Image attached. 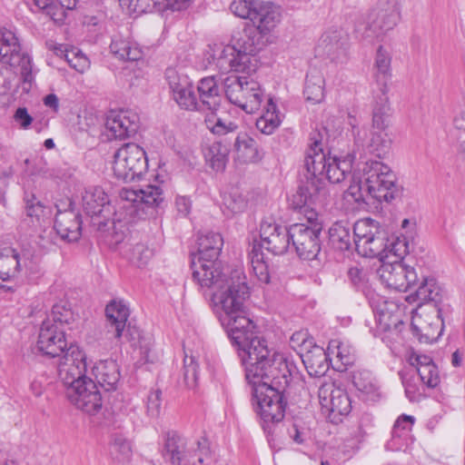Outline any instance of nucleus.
Segmentation results:
<instances>
[{"label": "nucleus", "mask_w": 465, "mask_h": 465, "mask_svg": "<svg viewBox=\"0 0 465 465\" xmlns=\"http://www.w3.org/2000/svg\"><path fill=\"white\" fill-rule=\"evenodd\" d=\"M326 130L313 131L310 135L311 143L304 159V177H322L331 183H340L351 173L353 156L341 159L331 156L322 147Z\"/></svg>", "instance_id": "nucleus-2"}, {"label": "nucleus", "mask_w": 465, "mask_h": 465, "mask_svg": "<svg viewBox=\"0 0 465 465\" xmlns=\"http://www.w3.org/2000/svg\"><path fill=\"white\" fill-rule=\"evenodd\" d=\"M114 159V173L117 179L125 183L140 178L148 169L144 150L134 143H127L119 148Z\"/></svg>", "instance_id": "nucleus-9"}, {"label": "nucleus", "mask_w": 465, "mask_h": 465, "mask_svg": "<svg viewBox=\"0 0 465 465\" xmlns=\"http://www.w3.org/2000/svg\"><path fill=\"white\" fill-rule=\"evenodd\" d=\"M348 35L341 28L325 31L316 47L318 55L325 56L333 63H343L347 55Z\"/></svg>", "instance_id": "nucleus-21"}, {"label": "nucleus", "mask_w": 465, "mask_h": 465, "mask_svg": "<svg viewBox=\"0 0 465 465\" xmlns=\"http://www.w3.org/2000/svg\"><path fill=\"white\" fill-rule=\"evenodd\" d=\"M94 372L98 384L105 391H116L120 382V368L114 360L100 361L94 367Z\"/></svg>", "instance_id": "nucleus-31"}, {"label": "nucleus", "mask_w": 465, "mask_h": 465, "mask_svg": "<svg viewBox=\"0 0 465 465\" xmlns=\"http://www.w3.org/2000/svg\"><path fill=\"white\" fill-rule=\"evenodd\" d=\"M258 82L250 76H240L235 74L226 76L223 79V89L228 101L243 111H252L258 105V96L252 95V99L248 102L244 99V94L248 92L257 91Z\"/></svg>", "instance_id": "nucleus-15"}, {"label": "nucleus", "mask_w": 465, "mask_h": 465, "mask_svg": "<svg viewBox=\"0 0 465 465\" xmlns=\"http://www.w3.org/2000/svg\"><path fill=\"white\" fill-rule=\"evenodd\" d=\"M391 58L389 53L379 46L374 64V104L372 108L371 129L388 131L391 125V107L387 95L388 84L391 79Z\"/></svg>", "instance_id": "nucleus-4"}, {"label": "nucleus", "mask_w": 465, "mask_h": 465, "mask_svg": "<svg viewBox=\"0 0 465 465\" xmlns=\"http://www.w3.org/2000/svg\"><path fill=\"white\" fill-rule=\"evenodd\" d=\"M212 451L206 439L198 441V447L193 452H189L188 465H208L212 462Z\"/></svg>", "instance_id": "nucleus-49"}, {"label": "nucleus", "mask_w": 465, "mask_h": 465, "mask_svg": "<svg viewBox=\"0 0 465 465\" xmlns=\"http://www.w3.org/2000/svg\"><path fill=\"white\" fill-rule=\"evenodd\" d=\"M199 104L201 110L204 108L211 111L206 117L212 114H216L220 107V89L214 76H208L201 79L198 83Z\"/></svg>", "instance_id": "nucleus-34"}, {"label": "nucleus", "mask_w": 465, "mask_h": 465, "mask_svg": "<svg viewBox=\"0 0 465 465\" xmlns=\"http://www.w3.org/2000/svg\"><path fill=\"white\" fill-rule=\"evenodd\" d=\"M304 97L313 104L321 103L324 98V78L317 70L310 71L306 75L303 90Z\"/></svg>", "instance_id": "nucleus-43"}, {"label": "nucleus", "mask_w": 465, "mask_h": 465, "mask_svg": "<svg viewBox=\"0 0 465 465\" xmlns=\"http://www.w3.org/2000/svg\"><path fill=\"white\" fill-rule=\"evenodd\" d=\"M162 391L159 389L151 391L147 396L146 410L148 416L158 418L161 413Z\"/></svg>", "instance_id": "nucleus-55"}, {"label": "nucleus", "mask_w": 465, "mask_h": 465, "mask_svg": "<svg viewBox=\"0 0 465 465\" xmlns=\"http://www.w3.org/2000/svg\"><path fill=\"white\" fill-rule=\"evenodd\" d=\"M329 243L331 248L343 252L351 247L350 227L341 222H337L329 229Z\"/></svg>", "instance_id": "nucleus-44"}, {"label": "nucleus", "mask_w": 465, "mask_h": 465, "mask_svg": "<svg viewBox=\"0 0 465 465\" xmlns=\"http://www.w3.org/2000/svg\"><path fill=\"white\" fill-rule=\"evenodd\" d=\"M165 78L173 94V98L180 108L188 111H201V104L188 76L180 74L173 68H167Z\"/></svg>", "instance_id": "nucleus-18"}, {"label": "nucleus", "mask_w": 465, "mask_h": 465, "mask_svg": "<svg viewBox=\"0 0 465 465\" xmlns=\"http://www.w3.org/2000/svg\"><path fill=\"white\" fill-rule=\"evenodd\" d=\"M207 129L217 137L227 136L232 141V149L235 152V160L242 163H257L261 156L256 141L247 133H238V124L223 119L217 114H210L204 120Z\"/></svg>", "instance_id": "nucleus-6"}, {"label": "nucleus", "mask_w": 465, "mask_h": 465, "mask_svg": "<svg viewBox=\"0 0 465 465\" xmlns=\"http://www.w3.org/2000/svg\"><path fill=\"white\" fill-rule=\"evenodd\" d=\"M223 205L231 213L234 214L244 211L247 201L237 188H232L230 191L223 193Z\"/></svg>", "instance_id": "nucleus-48"}, {"label": "nucleus", "mask_w": 465, "mask_h": 465, "mask_svg": "<svg viewBox=\"0 0 465 465\" xmlns=\"http://www.w3.org/2000/svg\"><path fill=\"white\" fill-rule=\"evenodd\" d=\"M409 363L412 371H402L399 374L404 387L405 395L411 401H417L420 393L414 372H417L420 381L428 388H436L440 382V375L432 359L425 354L412 352L409 356Z\"/></svg>", "instance_id": "nucleus-8"}, {"label": "nucleus", "mask_w": 465, "mask_h": 465, "mask_svg": "<svg viewBox=\"0 0 465 465\" xmlns=\"http://www.w3.org/2000/svg\"><path fill=\"white\" fill-rule=\"evenodd\" d=\"M219 138L220 140L203 150L206 163L215 172H223L225 169L228 155L232 150V141H229L227 136Z\"/></svg>", "instance_id": "nucleus-33"}, {"label": "nucleus", "mask_w": 465, "mask_h": 465, "mask_svg": "<svg viewBox=\"0 0 465 465\" xmlns=\"http://www.w3.org/2000/svg\"><path fill=\"white\" fill-rule=\"evenodd\" d=\"M401 0H380L367 15L354 14V31L362 37H380L401 20Z\"/></svg>", "instance_id": "nucleus-5"}, {"label": "nucleus", "mask_w": 465, "mask_h": 465, "mask_svg": "<svg viewBox=\"0 0 465 465\" xmlns=\"http://www.w3.org/2000/svg\"><path fill=\"white\" fill-rule=\"evenodd\" d=\"M328 351L331 354H335L338 361H341L343 368L340 371L345 370L347 366L351 365L354 361L353 352H351L350 348L342 342L331 341L329 344Z\"/></svg>", "instance_id": "nucleus-50"}, {"label": "nucleus", "mask_w": 465, "mask_h": 465, "mask_svg": "<svg viewBox=\"0 0 465 465\" xmlns=\"http://www.w3.org/2000/svg\"><path fill=\"white\" fill-rule=\"evenodd\" d=\"M65 339V331L47 319L41 324L37 349L42 355L50 359H59L69 348Z\"/></svg>", "instance_id": "nucleus-17"}, {"label": "nucleus", "mask_w": 465, "mask_h": 465, "mask_svg": "<svg viewBox=\"0 0 465 465\" xmlns=\"http://www.w3.org/2000/svg\"><path fill=\"white\" fill-rule=\"evenodd\" d=\"M268 42L269 35L260 30L258 26L245 28L242 35L235 43L238 52L242 54V63H249L256 70L255 55L267 45Z\"/></svg>", "instance_id": "nucleus-22"}, {"label": "nucleus", "mask_w": 465, "mask_h": 465, "mask_svg": "<svg viewBox=\"0 0 465 465\" xmlns=\"http://www.w3.org/2000/svg\"><path fill=\"white\" fill-rule=\"evenodd\" d=\"M349 281L357 289L364 288L367 282L366 272L359 267H351L347 272Z\"/></svg>", "instance_id": "nucleus-58"}, {"label": "nucleus", "mask_w": 465, "mask_h": 465, "mask_svg": "<svg viewBox=\"0 0 465 465\" xmlns=\"http://www.w3.org/2000/svg\"><path fill=\"white\" fill-rule=\"evenodd\" d=\"M54 228L62 240L68 242H77L81 237V214L73 209L58 211Z\"/></svg>", "instance_id": "nucleus-27"}, {"label": "nucleus", "mask_w": 465, "mask_h": 465, "mask_svg": "<svg viewBox=\"0 0 465 465\" xmlns=\"http://www.w3.org/2000/svg\"><path fill=\"white\" fill-rule=\"evenodd\" d=\"M35 267V263L27 253L21 254L15 249H8L0 253V279L2 281L15 278L24 268L33 272Z\"/></svg>", "instance_id": "nucleus-25"}, {"label": "nucleus", "mask_w": 465, "mask_h": 465, "mask_svg": "<svg viewBox=\"0 0 465 465\" xmlns=\"http://www.w3.org/2000/svg\"><path fill=\"white\" fill-rule=\"evenodd\" d=\"M223 245L218 232L199 236L198 252L192 254L193 279L201 288L211 291L213 309L244 367L256 412L264 423L280 422L285 415L287 389L295 367L257 335L245 305L250 295L245 275L234 270L227 276L216 266Z\"/></svg>", "instance_id": "nucleus-1"}, {"label": "nucleus", "mask_w": 465, "mask_h": 465, "mask_svg": "<svg viewBox=\"0 0 465 465\" xmlns=\"http://www.w3.org/2000/svg\"><path fill=\"white\" fill-rule=\"evenodd\" d=\"M328 357L322 347L315 345L302 355V360L310 376L322 377L329 370Z\"/></svg>", "instance_id": "nucleus-37"}, {"label": "nucleus", "mask_w": 465, "mask_h": 465, "mask_svg": "<svg viewBox=\"0 0 465 465\" xmlns=\"http://www.w3.org/2000/svg\"><path fill=\"white\" fill-rule=\"evenodd\" d=\"M109 327L114 330V337L121 338L129 317V309L122 302H111L105 308Z\"/></svg>", "instance_id": "nucleus-40"}, {"label": "nucleus", "mask_w": 465, "mask_h": 465, "mask_svg": "<svg viewBox=\"0 0 465 465\" xmlns=\"http://www.w3.org/2000/svg\"><path fill=\"white\" fill-rule=\"evenodd\" d=\"M19 65H21V76L23 82L24 84H27L30 87L34 81L30 58L25 55V60L22 61Z\"/></svg>", "instance_id": "nucleus-63"}, {"label": "nucleus", "mask_w": 465, "mask_h": 465, "mask_svg": "<svg viewBox=\"0 0 465 465\" xmlns=\"http://www.w3.org/2000/svg\"><path fill=\"white\" fill-rule=\"evenodd\" d=\"M258 4L259 2L255 0H233L230 9L236 16L252 21Z\"/></svg>", "instance_id": "nucleus-52"}, {"label": "nucleus", "mask_w": 465, "mask_h": 465, "mask_svg": "<svg viewBox=\"0 0 465 465\" xmlns=\"http://www.w3.org/2000/svg\"><path fill=\"white\" fill-rule=\"evenodd\" d=\"M139 124V115L133 111L111 112L104 124L105 135L109 140L126 139L137 133Z\"/></svg>", "instance_id": "nucleus-20"}, {"label": "nucleus", "mask_w": 465, "mask_h": 465, "mask_svg": "<svg viewBox=\"0 0 465 465\" xmlns=\"http://www.w3.org/2000/svg\"><path fill=\"white\" fill-rule=\"evenodd\" d=\"M319 401L323 409L330 413L341 416L348 415L351 411V401L348 392L334 383H324L318 391Z\"/></svg>", "instance_id": "nucleus-24"}, {"label": "nucleus", "mask_w": 465, "mask_h": 465, "mask_svg": "<svg viewBox=\"0 0 465 465\" xmlns=\"http://www.w3.org/2000/svg\"><path fill=\"white\" fill-rule=\"evenodd\" d=\"M353 241L357 252L366 258L382 261L389 253L402 259L409 252V242L403 239L389 242L388 232L371 220L357 222L353 226Z\"/></svg>", "instance_id": "nucleus-3"}, {"label": "nucleus", "mask_w": 465, "mask_h": 465, "mask_svg": "<svg viewBox=\"0 0 465 465\" xmlns=\"http://www.w3.org/2000/svg\"><path fill=\"white\" fill-rule=\"evenodd\" d=\"M292 225L287 227L285 225L277 223L272 218L263 220L260 225V237L262 243L258 244L264 247L268 252L275 254H284L292 243Z\"/></svg>", "instance_id": "nucleus-14"}, {"label": "nucleus", "mask_w": 465, "mask_h": 465, "mask_svg": "<svg viewBox=\"0 0 465 465\" xmlns=\"http://www.w3.org/2000/svg\"><path fill=\"white\" fill-rule=\"evenodd\" d=\"M414 423V417L402 414L400 416L392 428V435L393 437H401V431L411 430L412 424Z\"/></svg>", "instance_id": "nucleus-59"}, {"label": "nucleus", "mask_w": 465, "mask_h": 465, "mask_svg": "<svg viewBox=\"0 0 465 465\" xmlns=\"http://www.w3.org/2000/svg\"><path fill=\"white\" fill-rule=\"evenodd\" d=\"M305 179L306 181L302 182L292 196V206L302 208L308 203L323 205L328 196L326 179L322 177H305Z\"/></svg>", "instance_id": "nucleus-23"}, {"label": "nucleus", "mask_w": 465, "mask_h": 465, "mask_svg": "<svg viewBox=\"0 0 465 465\" xmlns=\"http://www.w3.org/2000/svg\"><path fill=\"white\" fill-rule=\"evenodd\" d=\"M126 257L137 267L145 266L153 255V250L143 242H138L129 247Z\"/></svg>", "instance_id": "nucleus-47"}, {"label": "nucleus", "mask_w": 465, "mask_h": 465, "mask_svg": "<svg viewBox=\"0 0 465 465\" xmlns=\"http://www.w3.org/2000/svg\"><path fill=\"white\" fill-rule=\"evenodd\" d=\"M242 54L238 52L237 45H226L220 52L216 64L222 71L242 72L250 74L255 72L249 63H242Z\"/></svg>", "instance_id": "nucleus-35"}, {"label": "nucleus", "mask_w": 465, "mask_h": 465, "mask_svg": "<svg viewBox=\"0 0 465 465\" xmlns=\"http://www.w3.org/2000/svg\"><path fill=\"white\" fill-rule=\"evenodd\" d=\"M111 53L123 61H138L142 59L143 53L140 45L122 36L115 35L110 45Z\"/></svg>", "instance_id": "nucleus-38"}, {"label": "nucleus", "mask_w": 465, "mask_h": 465, "mask_svg": "<svg viewBox=\"0 0 465 465\" xmlns=\"http://www.w3.org/2000/svg\"><path fill=\"white\" fill-rule=\"evenodd\" d=\"M24 208L28 224L33 227L41 225V222L47 214V207L33 192H24Z\"/></svg>", "instance_id": "nucleus-41"}, {"label": "nucleus", "mask_w": 465, "mask_h": 465, "mask_svg": "<svg viewBox=\"0 0 465 465\" xmlns=\"http://www.w3.org/2000/svg\"><path fill=\"white\" fill-rule=\"evenodd\" d=\"M119 196L123 202L124 208H133L131 214L142 217L147 213L145 210L160 207L163 202V192L158 185L147 184L141 188H123Z\"/></svg>", "instance_id": "nucleus-12"}, {"label": "nucleus", "mask_w": 465, "mask_h": 465, "mask_svg": "<svg viewBox=\"0 0 465 465\" xmlns=\"http://www.w3.org/2000/svg\"><path fill=\"white\" fill-rule=\"evenodd\" d=\"M175 207L178 213L183 217H186L191 212L192 201L186 196H177L175 199Z\"/></svg>", "instance_id": "nucleus-64"}, {"label": "nucleus", "mask_w": 465, "mask_h": 465, "mask_svg": "<svg viewBox=\"0 0 465 465\" xmlns=\"http://www.w3.org/2000/svg\"><path fill=\"white\" fill-rule=\"evenodd\" d=\"M348 193L358 203H369L371 196L364 190V180H361L359 183L351 184L348 188Z\"/></svg>", "instance_id": "nucleus-57"}, {"label": "nucleus", "mask_w": 465, "mask_h": 465, "mask_svg": "<svg viewBox=\"0 0 465 465\" xmlns=\"http://www.w3.org/2000/svg\"><path fill=\"white\" fill-rule=\"evenodd\" d=\"M58 376L65 391L68 388L75 387L79 381L88 379L85 376L87 370L86 355L78 345L70 343L66 352L57 359Z\"/></svg>", "instance_id": "nucleus-10"}, {"label": "nucleus", "mask_w": 465, "mask_h": 465, "mask_svg": "<svg viewBox=\"0 0 465 465\" xmlns=\"http://www.w3.org/2000/svg\"><path fill=\"white\" fill-rule=\"evenodd\" d=\"M364 140L361 143H355L358 148H362L371 154L382 158L390 153L392 140L388 131L371 129L369 133L365 130L362 134Z\"/></svg>", "instance_id": "nucleus-30"}, {"label": "nucleus", "mask_w": 465, "mask_h": 465, "mask_svg": "<svg viewBox=\"0 0 465 465\" xmlns=\"http://www.w3.org/2000/svg\"><path fill=\"white\" fill-rule=\"evenodd\" d=\"M65 59L69 65L79 73L85 72L90 66L89 59L81 51H67Z\"/></svg>", "instance_id": "nucleus-54"}, {"label": "nucleus", "mask_w": 465, "mask_h": 465, "mask_svg": "<svg viewBox=\"0 0 465 465\" xmlns=\"http://www.w3.org/2000/svg\"><path fill=\"white\" fill-rule=\"evenodd\" d=\"M249 255L251 258L253 272L259 282L262 283H269L270 274L268 271V265L264 261V254L261 251V246L253 243Z\"/></svg>", "instance_id": "nucleus-46"}, {"label": "nucleus", "mask_w": 465, "mask_h": 465, "mask_svg": "<svg viewBox=\"0 0 465 465\" xmlns=\"http://www.w3.org/2000/svg\"><path fill=\"white\" fill-rule=\"evenodd\" d=\"M171 0H119L123 9L129 14H143L153 11L162 12L167 9L177 11L174 6L169 5Z\"/></svg>", "instance_id": "nucleus-39"}, {"label": "nucleus", "mask_w": 465, "mask_h": 465, "mask_svg": "<svg viewBox=\"0 0 465 465\" xmlns=\"http://www.w3.org/2000/svg\"><path fill=\"white\" fill-rule=\"evenodd\" d=\"M123 336L131 343L132 346L139 348L140 353L143 355L144 361H151L149 355L151 337L143 336L142 331L135 325H132L130 322L127 325V329H124L122 337Z\"/></svg>", "instance_id": "nucleus-45"}, {"label": "nucleus", "mask_w": 465, "mask_h": 465, "mask_svg": "<svg viewBox=\"0 0 465 465\" xmlns=\"http://www.w3.org/2000/svg\"><path fill=\"white\" fill-rule=\"evenodd\" d=\"M183 378L185 387L194 389L198 380V363L194 357L185 356L183 360Z\"/></svg>", "instance_id": "nucleus-53"}, {"label": "nucleus", "mask_w": 465, "mask_h": 465, "mask_svg": "<svg viewBox=\"0 0 465 465\" xmlns=\"http://www.w3.org/2000/svg\"><path fill=\"white\" fill-rule=\"evenodd\" d=\"M277 104L268 97L262 114L256 120L257 129L263 134H272L281 124Z\"/></svg>", "instance_id": "nucleus-42"}, {"label": "nucleus", "mask_w": 465, "mask_h": 465, "mask_svg": "<svg viewBox=\"0 0 465 465\" xmlns=\"http://www.w3.org/2000/svg\"><path fill=\"white\" fill-rule=\"evenodd\" d=\"M410 291L406 301L410 303L417 302L419 306L423 303H433L435 307L442 301V290L434 277H421Z\"/></svg>", "instance_id": "nucleus-26"}, {"label": "nucleus", "mask_w": 465, "mask_h": 465, "mask_svg": "<svg viewBox=\"0 0 465 465\" xmlns=\"http://www.w3.org/2000/svg\"><path fill=\"white\" fill-rule=\"evenodd\" d=\"M161 454L163 460L172 465L189 464L185 440L176 431H168L165 434Z\"/></svg>", "instance_id": "nucleus-28"}, {"label": "nucleus", "mask_w": 465, "mask_h": 465, "mask_svg": "<svg viewBox=\"0 0 465 465\" xmlns=\"http://www.w3.org/2000/svg\"><path fill=\"white\" fill-rule=\"evenodd\" d=\"M364 190L379 203H390L400 196L401 187L397 183L395 173L381 161L370 160L362 168Z\"/></svg>", "instance_id": "nucleus-7"}, {"label": "nucleus", "mask_w": 465, "mask_h": 465, "mask_svg": "<svg viewBox=\"0 0 465 465\" xmlns=\"http://www.w3.org/2000/svg\"><path fill=\"white\" fill-rule=\"evenodd\" d=\"M13 118L19 127L24 130L28 129L34 121L25 107H18L15 110Z\"/></svg>", "instance_id": "nucleus-60"}, {"label": "nucleus", "mask_w": 465, "mask_h": 465, "mask_svg": "<svg viewBox=\"0 0 465 465\" xmlns=\"http://www.w3.org/2000/svg\"><path fill=\"white\" fill-rule=\"evenodd\" d=\"M82 205L84 213L93 220H98L99 228L106 226L112 220L114 223L115 212L104 190L100 186L85 188L82 196Z\"/></svg>", "instance_id": "nucleus-13"}, {"label": "nucleus", "mask_w": 465, "mask_h": 465, "mask_svg": "<svg viewBox=\"0 0 465 465\" xmlns=\"http://www.w3.org/2000/svg\"><path fill=\"white\" fill-rule=\"evenodd\" d=\"M52 324H55L60 328H63L64 324H71L74 322V314L70 307L67 306L66 302H59L52 308Z\"/></svg>", "instance_id": "nucleus-51"}, {"label": "nucleus", "mask_w": 465, "mask_h": 465, "mask_svg": "<svg viewBox=\"0 0 465 465\" xmlns=\"http://www.w3.org/2000/svg\"><path fill=\"white\" fill-rule=\"evenodd\" d=\"M313 205H319L318 203H307L302 208H294L300 213H303L305 218L307 219L309 224L307 226H312L313 224L320 223L318 222V213L316 212Z\"/></svg>", "instance_id": "nucleus-62"}, {"label": "nucleus", "mask_w": 465, "mask_h": 465, "mask_svg": "<svg viewBox=\"0 0 465 465\" xmlns=\"http://www.w3.org/2000/svg\"><path fill=\"white\" fill-rule=\"evenodd\" d=\"M252 22L267 35L276 27L282 18L281 9L271 2H259Z\"/></svg>", "instance_id": "nucleus-32"}, {"label": "nucleus", "mask_w": 465, "mask_h": 465, "mask_svg": "<svg viewBox=\"0 0 465 465\" xmlns=\"http://www.w3.org/2000/svg\"><path fill=\"white\" fill-rule=\"evenodd\" d=\"M65 394L72 404L87 414L94 415L103 407L102 394L90 378L79 381L75 387L68 388Z\"/></svg>", "instance_id": "nucleus-16"}, {"label": "nucleus", "mask_w": 465, "mask_h": 465, "mask_svg": "<svg viewBox=\"0 0 465 465\" xmlns=\"http://www.w3.org/2000/svg\"><path fill=\"white\" fill-rule=\"evenodd\" d=\"M25 60L21 53V45L16 35L10 30L0 28V62L10 66H16Z\"/></svg>", "instance_id": "nucleus-29"}, {"label": "nucleus", "mask_w": 465, "mask_h": 465, "mask_svg": "<svg viewBox=\"0 0 465 465\" xmlns=\"http://www.w3.org/2000/svg\"><path fill=\"white\" fill-rule=\"evenodd\" d=\"M397 259L382 264L379 270L380 276L388 287L399 292H410L418 282V273L413 267L405 265Z\"/></svg>", "instance_id": "nucleus-19"}, {"label": "nucleus", "mask_w": 465, "mask_h": 465, "mask_svg": "<svg viewBox=\"0 0 465 465\" xmlns=\"http://www.w3.org/2000/svg\"><path fill=\"white\" fill-rule=\"evenodd\" d=\"M380 324L381 328L385 331H395L400 332L401 331V327L403 326V322L397 317H393L388 313L381 311L380 314Z\"/></svg>", "instance_id": "nucleus-56"}, {"label": "nucleus", "mask_w": 465, "mask_h": 465, "mask_svg": "<svg viewBox=\"0 0 465 465\" xmlns=\"http://www.w3.org/2000/svg\"><path fill=\"white\" fill-rule=\"evenodd\" d=\"M34 5L43 10L53 20H56L57 11L60 7L54 2V0H32Z\"/></svg>", "instance_id": "nucleus-61"}, {"label": "nucleus", "mask_w": 465, "mask_h": 465, "mask_svg": "<svg viewBox=\"0 0 465 465\" xmlns=\"http://www.w3.org/2000/svg\"><path fill=\"white\" fill-rule=\"evenodd\" d=\"M322 223L312 226H306L304 223L292 225V247L301 259L308 261L318 259L322 249Z\"/></svg>", "instance_id": "nucleus-11"}, {"label": "nucleus", "mask_w": 465, "mask_h": 465, "mask_svg": "<svg viewBox=\"0 0 465 465\" xmlns=\"http://www.w3.org/2000/svg\"><path fill=\"white\" fill-rule=\"evenodd\" d=\"M352 383L366 401H377L381 396L380 384L367 370H358L352 374Z\"/></svg>", "instance_id": "nucleus-36"}]
</instances>
